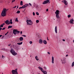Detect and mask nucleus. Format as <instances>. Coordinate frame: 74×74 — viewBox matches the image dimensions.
<instances>
[{"mask_svg":"<svg viewBox=\"0 0 74 74\" xmlns=\"http://www.w3.org/2000/svg\"><path fill=\"white\" fill-rule=\"evenodd\" d=\"M7 10L6 8H4L3 9L1 14V15L2 16H5L6 15V12H7Z\"/></svg>","mask_w":74,"mask_h":74,"instance_id":"f257e3e1","label":"nucleus"},{"mask_svg":"<svg viewBox=\"0 0 74 74\" xmlns=\"http://www.w3.org/2000/svg\"><path fill=\"white\" fill-rule=\"evenodd\" d=\"M10 52H11L12 54L13 55H14V56H15L17 55V53L15 51H14V49L12 48L11 49Z\"/></svg>","mask_w":74,"mask_h":74,"instance_id":"f03ea898","label":"nucleus"},{"mask_svg":"<svg viewBox=\"0 0 74 74\" xmlns=\"http://www.w3.org/2000/svg\"><path fill=\"white\" fill-rule=\"evenodd\" d=\"M55 14H56V18H57V19H59L60 18V17L59 16V14H60L59 13V11L58 10H57L55 12Z\"/></svg>","mask_w":74,"mask_h":74,"instance_id":"7ed1b4c3","label":"nucleus"},{"mask_svg":"<svg viewBox=\"0 0 74 74\" xmlns=\"http://www.w3.org/2000/svg\"><path fill=\"white\" fill-rule=\"evenodd\" d=\"M26 22L27 23V25H32L33 24V22L30 20H27Z\"/></svg>","mask_w":74,"mask_h":74,"instance_id":"20e7f679","label":"nucleus"},{"mask_svg":"<svg viewBox=\"0 0 74 74\" xmlns=\"http://www.w3.org/2000/svg\"><path fill=\"white\" fill-rule=\"evenodd\" d=\"M20 33V31H17L16 29H14L13 30V33L15 35H16V34H19Z\"/></svg>","mask_w":74,"mask_h":74,"instance_id":"39448f33","label":"nucleus"},{"mask_svg":"<svg viewBox=\"0 0 74 74\" xmlns=\"http://www.w3.org/2000/svg\"><path fill=\"white\" fill-rule=\"evenodd\" d=\"M17 69H16L15 70H12V74H18V73L17 71Z\"/></svg>","mask_w":74,"mask_h":74,"instance_id":"423d86ee","label":"nucleus"},{"mask_svg":"<svg viewBox=\"0 0 74 74\" xmlns=\"http://www.w3.org/2000/svg\"><path fill=\"white\" fill-rule=\"evenodd\" d=\"M62 64H65L66 63V58H63V60L61 59Z\"/></svg>","mask_w":74,"mask_h":74,"instance_id":"0eeeda50","label":"nucleus"},{"mask_svg":"<svg viewBox=\"0 0 74 74\" xmlns=\"http://www.w3.org/2000/svg\"><path fill=\"white\" fill-rule=\"evenodd\" d=\"M14 48L16 50V51H18V49H19V47L18 46V45L17 44H16L14 46Z\"/></svg>","mask_w":74,"mask_h":74,"instance_id":"6e6552de","label":"nucleus"},{"mask_svg":"<svg viewBox=\"0 0 74 74\" xmlns=\"http://www.w3.org/2000/svg\"><path fill=\"white\" fill-rule=\"evenodd\" d=\"M49 0H46L43 2L42 4H47V3H49Z\"/></svg>","mask_w":74,"mask_h":74,"instance_id":"1a4fd4ad","label":"nucleus"},{"mask_svg":"<svg viewBox=\"0 0 74 74\" xmlns=\"http://www.w3.org/2000/svg\"><path fill=\"white\" fill-rule=\"evenodd\" d=\"M39 43L40 44H42V43H43V41H42V39H39Z\"/></svg>","mask_w":74,"mask_h":74,"instance_id":"9d476101","label":"nucleus"},{"mask_svg":"<svg viewBox=\"0 0 74 74\" xmlns=\"http://www.w3.org/2000/svg\"><path fill=\"white\" fill-rule=\"evenodd\" d=\"M73 22H74V19H73V18H72V19L70 20L69 23H71L72 24H74Z\"/></svg>","mask_w":74,"mask_h":74,"instance_id":"9b49d317","label":"nucleus"},{"mask_svg":"<svg viewBox=\"0 0 74 74\" xmlns=\"http://www.w3.org/2000/svg\"><path fill=\"white\" fill-rule=\"evenodd\" d=\"M55 31L56 33V34H57V33H58L57 30V26H56L55 27Z\"/></svg>","mask_w":74,"mask_h":74,"instance_id":"f8f14e48","label":"nucleus"},{"mask_svg":"<svg viewBox=\"0 0 74 74\" xmlns=\"http://www.w3.org/2000/svg\"><path fill=\"white\" fill-rule=\"evenodd\" d=\"M64 3L65 4V5H67L68 4V3L67 2V1L66 0H64Z\"/></svg>","mask_w":74,"mask_h":74,"instance_id":"ddd939ff","label":"nucleus"},{"mask_svg":"<svg viewBox=\"0 0 74 74\" xmlns=\"http://www.w3.org/2000/svg\"><path fill=\"white\" fill-rule=\"evenodd\" d=\"M37 36L38 39H41V37L39 34H38V35H37Z\"/></svg>","mask_w":74,"mask_h":74,"instance_id":"4468645a","label":"nucleus"},{"mask_svg":"<svg viewBox=\"0 0 74 74\" xmlns=\"http://www.w3.org/2000/svg\"><path fill=\"white\" fill-rule=\"evenodd\" d=\"M52 63L53 64L54 63V57L53 56L52 57Z\"/></svg>","mask_w":74,"mask_h":74,"instance_id":"2eb2a0df","label":"nucleus"},{"mask_svg":"<svg viewBox=\"0 0 74 74\" xmlns=\"http://www.w3.org/2000/svg\"><path fill=\"white\" fill-rule=\"evenodd\" d=\"M43 42L44 44H47V42L46 40H43Z\"/></svg>","mask_w":74,"mask_h":74,"instance_id":"dca6fc26","label":"nucleus"},{"mask_svg":"<svg viewBox=\"0 0 74 74\" xmlns=\"http://www.w3.org/2000/svg\"><path fill=\"white\" fill-rule=\"evenodd\" d=\"M8 22H9V21L8 20H6L5 21V23H6L7 25H8Z\"/></svg>","mask_w":74,"mask_h":74,"instance_id":"f3484780","label":"nucleus"},{"mask_svg":"<svg viewBox=\"0 0 74 74\" xmlns=\"http://www.w3.org/2000/svg\"><path fill=\"white\" fill-rule=\"evenodd\" d=\"M19 40L20 41H23V38L22 37H20L19 38Z\"/></svg>","mask_w":74,"mask_h":74,"instance_id":"a211bd4d","label":"nucleus"},{"mask_svg":"<svg viewBox=\"0 0 74 74\" xmlns=\"http://www.w3.org/2000/svg\"><path fill=\"white\" fill-rule=\"evenodd\" d=\"M35 58L36 60H37V61H38V60H39V59H38V57H37V56H36L35 57Z\"/></svg>","mask_w":74,"mask_h":74,"instance_id":"6ab92c4d","label":"nucleus"},{"mask_svg":"<svg viewBox=\"0 0 74 74\" xmlns=\"http://www.w3.org/2000/svg\"><path fill=\"white\" fill-rule=\"evenodd\" d=\"M42 73L44 74H47V72L46 71H44Z\"/></svg>","mask_w":74,"mask_h":74,"instance_id":"aec40b11","label":"nucleus"},{"mask_svg":"<svg viewBox=\"0 0 74 74\" xmlns=\"http://www.w3.org/2000/svg\"><path fill=\"white\" fill-rule=\"evenodd\" d=\"M22 43H23L22 42L20 43H17V44H18V45H22Z\"/></svg>","mask_w":74,"mask_h":74,"instance_id":"412c9836","label":"nucleus"},{"mask_svg":"<svg viewBox=\"0 0 74 74\" xmlns=\"http://www.w3.org/2000/svg\"><path fill=\"white\" fill-rule=\"evenodd\" d=\"M12 26L10 25L9 26H8V29H10V28H12Z\"/></svg>","mask_w":74,"mask_h":74,"instance_id":"4be33fe9","label":"nucleus"},{"mask_svg":"<svg viewBox=\"0 0 74 74\" xmlns=\"http://www.w3.org/2000/svg\"><path fill=\"white\" fill-rule=\"evenodd\" d=\"M20 4L21 5H23V2L22 1H21Z\"/></svg>","mask_w":74,"mask_h":74,"instance_id":"5701e85b","label":"nucleus"},{"mask_svg":"<svg viewBox=\"0 0 74 74\" xmlns=\"http://www.w3.org/2000/svg\"><path fill=\"white\" fill-rule=\"evenodd\" d=\"M29 5V4H27L25 5H24V6H25V7L26 8V7H27Z\"/></svg>","mask_w":74,"mask_h":74,"instance_id":"b1692460","label":"nucleus"},{"mask_svg":"<svg viewBox=\"0 0 74 74\" xmlns=\"http://www.w3.org/2000/svg\"><path fill=\"white\" fill-rule=\"evenodd\" d=\"M74 66V62H73L72 64V67H73Z\"/></svg>","mask_w":74,"mask_h":74,"instance_id":"393cba45","label":"nucleus"},{"mask_svg":"<svg viewBox=\"0 0 74 74\" xmlns=\"http://www.w3.org/2000/svg\"><path fill=\"white\" fill-rule=\"evenodd\" d=\"M15 22H19V21H18V18H16V19L15 20Z\"/></svg>","mask_w":74,"mask_h":74,"instance_id":"a878e982","label":"nucleus"},{"mask_svg":"<svg viewBox=\"0 0 74 74\" xmlns=\"http://www.w3.org/2000/svg\"><path fill=\"white\" fill-rule=\"evenodd\" d=\"M20 11L19 10H18L17 12H16V13L17 14H19V13H20Z\"/></svg>","mask_w":74,"mask_h":74,"instance_id":"bb28decb","label":"nucleus"},{"mask_svg":"<svg viewBox=\"0 0 74 74\" xmlns=\"http://www.w3.org/2000/svg\"><path fill=\"white\" fill-rule=\"evenodd\" d=\"M1 49L3 50V51H7V49H5V48L2 49Z\"/></svg>","mask_w":74,"mask_h":74,"instance_id":"cd10ccee","label":"nucleus"},{"mask_svg":"<svg viewBox=\"0 0 74 74\" xmlns=\"http://www.w3.org/2000/svg\"><path fill=\"white\" fill-rule=\"evenodd\" d=\"M5 56H3V55H2V58L3 59H4V58H5Z\"/></svg>","mask_w":74,"mask_h":74,"instance_id":"c85d7f7f","label":"nucleus"},{"mask_svg":"<svg viewBox=\"0 0 74 74\" xmlns=\"http://www.w3.org/2000/svg\"><path fill=\"white\" fill-rule=\"evenodd\" d=\"M68 17L69 18H70L71 17V14H69V15H68Z\"/></svg>","mask_w":74,"mask_h":74,"instance_id":"c756f323","label":"nucleus"},{"mask_svg":"<svg viewBox=\"0 0 74 74\" xmlns=\"http://www.w3.org/2000/svg\"><path fill=\"white\" fill-rule=\"evenodd\" d=\"M38 68L39 69H40V70H41L42 69V67H40V66H39L38 67Z\"/></svg>","mask_w":74,"mask_h":74,"instance_id":"7c9ffc66","label":"nucleus"},{"mask_svg":"<svg viewBox=\"0 0 74 74\" xmlns=\"http://www.w3.org/2000/svg\"><path fill=\"white\" fill-rule=\"evenodd\" d=\"M36 15H39V13H38V12H36Z\"/></svg>","mask_w":74,"mask_h":74,"instance_id":"2f4dec72","label":"nucleus"},{"mask_svg":"<svg viewBox=\"0 0 74 74\" xmlns=\"http://www.w3.org/2000/svg\"><path fill=\"white\" fill-rule=\"evenodd\" d=\"M41 71L42 72V73L44 71V70L42 68V69L41 70Z\"/></svg>","mask_w":74,"mask_h":74,"instance_id":"473e14b6","label":"nucleus"},{"mask_svg":"<svg viewBox=\"0 0 74 74\" xmlns=\"http://www.w3.org/2000/svg\"><path fill=\"white\" fill-rule=\"evenodd\" d=\"M44 69L45 70H46L47 69V67H46L45 66L44 67Z\"/></svg>","mask_w":74,"mask_h":74,"instance_id":"72a5a7b5","label":"nucleus"},{"mask_svg":"<svg viewBox=\"0 0 74 74\" xmlns=\"http://www.w3.org/2000/svg\"><path fill=\"white\" fill-rule=\"evenodd\" d=\"M10 24L11 25H12V23H11V22H8V25H10Z\"/></svg>","mask_w":74,"mask_h":74,"instance_id":"f704fd0d","label":"nucleus"},{"mask_svg":"<svg viewBox=\"0 0 74 74\" xmlns=\"http://www.w3.org/2000/svg\"><path fill=\"white\" fill-rule=\"evenodd\" d=\"M36 23H38V22H39V20H36Z\"/></svg>","mask_w":74,"mask_h":74,"instance_id":"c9c22d12","label":"nucleus"},{"mask_svg":"<svg viewBox=\"0 0 74 74\" xmlns=\"http://www.w3.org/2000/svg\"><path fill=\"white\" fill-rule=\"evenodd\" d=\"M0 27H3V24H1L0 26Z\"/></svg>","mask_w":74,"mask_h":74,"instance_id":"e433bc0d","label":"nucleus"},{"mask_svg":"<svg viewBox=\"0 0 74 74\" xmlns=\"http://www.w3.org/2000/svg\"><path fill=\"white\" fill-rule=\"evenodd\" d=\"M22 8H25V5H24L23 6H22Z\"/></svg>","mask_w":74,"mask_h":74,"instance_id":"4c0bfd02","label":"nucleus"},{"mask_svg":"<svg viewBox=\"0 0 74 74\" xmlns=\"http://www.w3.org/2000/svg\"><path fill=\"white\" fill-rule=\"evenodd\" d=\"M29 42L30 44H32L33 42L32 41H29Z\"/></svg>","mask_w":74,"mask_h":74,"instance_id":"58836bf2","label":"nucleus"},{"mask_svg":"<svg viewBox=\"0 0 74 74\" xmlns=\"http://www.w3.org/2000/svg\"><path fill=\"white\" fill-rule=\"evenodd\" d=\"M33 14L34 16V15H35V13H34V12H33Z\"/></svg>","mask_w":74,"mask_h":74,"instance_id":"ea45409f","label":"nucleus"},{"mask_svg":"<svg viewBox=\"0 0 74 74\" xmlns=\"http://www.w3.org/2000/svg\"><path fill=\"white\" fill-rule=\"evenodd\" d=\"M5 27H4L2 28V30H5Z\"/></svg>","mask_w":74,"mask_h":74,"instance_id":"a19ab883","label":"nucleus"},{"mask_svg":"<svg viewBox=\"0 0 74 74\" xmlns=\"http://www.w3.org/2000/svg\"><path fill=\"white\" fill-rule=\"evenodd\" d=\"M33 4V5L34 6V7H35L36 5L35 4V3H34Z\"/></svg>","mask_w":74,"mask_h":74,"instance_id":"79ce46f5","label":"nucleus"},{"mask_svg":"<svg viewBox=\"0 0 74 74\" xmlns=\"http://www.w3.org/2000/svg\"><path fill=\"white\" fill-rule=\"evenodd\" d=\"M10 22L11 23H12V19H10Z\"/></svg>","mask_w":74,"mask_h":74,"instance_id":"37998d69","label":"nucleus"},{"mask_svg":"<svg viewBox=\"0 0 74 74\" xmlns=\"http://www.w3.org/2000/svg\"><path fill=\"white\" fill-rule=\"evenodd\" d=\"M29 5H30V6H32V4L31 3H29Z\"/></svg>","mask_w":74,"mask_h":74,"instance_id":"c03bdc74","label":"nucleus"},{"mask_svg":"<svg viewBox=\"0 0 74 74\" xmlns=\"http://www.w3.org/2000/svg\"><path fill=\"white\" fill-rule=\"evenodd\" d=\"M15 1V0H12V3H13V2H14V1Z\"/></svg>","mask_w":74,"mask_h":74,"instance_id":"a18cd8bd","label":"nucleus"},{"mask_svg":"<svg viewBox=\"0 0 74 74\" xmlns=\"http://www.w3.org/2000/svg\"><path fill=\"white\" fill-rule=\"evenodd\" d=\"M8 32H7L5 34V35L6 36V35H7V34H8Z\"/></svg>","mask_w":74,"mask_h":74,"instance_id":"49530a36","label":"nucleus"},{"mask_svg":"<svg viewBox=\"0 0 74 74\" xmlns=\"http://www.w3.org/2000/svg\"><path fill=\"white\" fill-rule=\"evenodd\" d=\"M4 36H2V37H1V39H3V38H4Z\"/></svg>","mask_w":74,"mask_h":74,"instance_id":"de8ad7c7","label":"nucleus"},{"mask_svg":"<svg viewBox=\"0 0 74 74\" xmlns=\"http://www.w3.org/2000/svg\"><path fill=\"white\" fill-rule=\"evenodd\" d=\"M23 36V37H26V35H22Z\"/></svg>","mask_w":74,"mask_h":74,"instance_id":"09e8293b","label":"nucleus"},{"mask_svg":"<svg viewBox=\"0 0 74 74\" xmlns=\"http://www.w3.org/2000/svg\"><path fill=\"white\" fill-rule=\"evenodd\" d=\"M21 8H23L22 7H20V8H19V9H21Z\"/></svg>","mask_w":74,"mask_h":74,"instance_id":"8fccbe9b","label":"nucleus"},{"mask_svg":"<svg viewBox=\"0 0 74 74\" xmlns=\"http://www.w3.org/2000/svg\"><path fill=\"white\" fill-rule=\"evenodd\" d=\"M20 34H22V31H21L20 32Z\"/></svg>","mask_w":74,"mask_h":74,"instance_id":"3c124183","label":"nucleus"},{"mask_svg":"<svg viewBox=\"0 0 74 74\" xmlns=\"http://www.w3.org/2000/svg\"><path fill=\"white\" fill-rule=\"evenodd\" d=\"M16 6H15V7H13V8H16Z\"/></svg>","mask_w":74,"mask_h":74,"instance_id":"603ef678","label":"nucleus"},{"mask_svg":"<svg viewBox=\"0 0 74 74\" xmlns=\"http://www.w3.org/2000/svg\"><path fill=\"white\" fill-rule=\"evenodd\" d=\"M11 44H9V45H8V46H9V47H10V46H11Z\"/></svg>","mask_w":74,"mask_h":74,"instance_id":"864d4df0","label":"nucleus"},{"mask_svg":"<svg viewBox=\"0 0 74 74\" xmlns=\"http://www.w3.org/2000/svg\"><path fill=\"white\" fill-rule=\"evenodd\" d=\"M47 53L48 54H49V55H50V53H49V52H48Z\"/></svg>","mask_w":74,"mask_h":74,"instance_id":"5fc2aeb1","label":"nucleus"},{"mask_svg":"<svg viewBox=\"0 0 74 74\" xmlns=\"http://www.w3.org/2000/svg\"><path fill=\"white\" fill-rule=\"evenodd\" d=\"M46 11H48V9H46Z\"/></svg>","mask_w":74,"mask_h":74,"instance_id":"6e6d98bb","label":"nucleus"},{"mask_svg":"<svg viewBox=\"0 0 74 74\" xmlns=\"http://www.w3.org/2000/svg\"><path fill=\"white\" fill-rule=\"evenodd\" d=\"M71 3H72V4H73V3H74V1H71Z\"/></svg>","mask_w":74,"mask_h":74,"instance_id":"4d7b16f0","label":"nucleus"},{"mask_svg":"<svg viewBox=\"0 0 74 74\" xmlns=\"http://www.w3.org/2000/svg\"><path fill=\"white\" fill-rule=\"evenodd\" d=\"M3 36V35H0V38L1 37H2Z\"/></svg>","mask_w":74,"mask_h":74,"instance_id":"13d9d810","label":"nucleus"},{"mask_svg":"<svg viewBox=\"0 0 74 74\" xmlns=\"http://www.w3.org/2000/svg\"><path fill=\"white\" fill-rule=\"evenodd\" d=\"M62 40L63 41H65V40L64 39H62Z\"/></svg>","mask_w":74,"mask_h":74,"instance_id":"bf43d9fd","label":"nucleus"},{"mask_svg":"<svg viewBox=\"0 0 74 74\" xmlns=\"http://www.w3.org/2000/svg\"><path fill=\"white\" fill-rule=\"evenodd\" d=\"M0 29H1V30H2V28H1V27H0Z\"/></svg>","mask_w":74,"mask_h":74,"instance_id":"052dcab7","label":"nucleus"},{"mask_svg":"<svg viewBox=\"0 0 74 74\" xmlns=\"http://www.w3.org/2000/svg\"><path fill=\"white\" fill-rule=\"evenodd\" d=\"M2 25H3H3H5V24L4 23H3V24H2Z\"/></svg>","mask_w":74,"mask_h":74,"instance_id":"680f3d73","label":"nucleus"},{"mask_svg":"<svg viewBox=\"0 0 74 74\" xmlns=\"http://www.w3.org/2000/svg\"><path fill=\"white\" fill-rule=\"evenodd\" d=\"M17 8H18V5H17V7L16 8V9H17Z\"/></svg>","mask_w":74,"mask_h":74,"instance_id":"e2e57ef3","label":"nucleus"},{"mask_svg":"<svg viewBox=\"0 0 74 74\" xmlns=\"http://www.w3.org/2000/svg\"><path fill=\"white\" fill-rule=\"evenodd\" d=\"M47 40H48V41H49V39H48V38H47Z\"/></svg>","mask_w":74,"mask_h":74,"instance_id":"0e129e2a","label":"nucleus"},{"mask_svg":"<svg viewBox=\"0 0 74 74\" xmlns=\"http://www.w3.org/2000/svg\"><path fill=\"white\" fill-rule=\"evenodd\" d=\"M68 56V55L67 54L66 55V56Z\"/></svg>","mask_w":74,"mask_h":74,"instance_id":"69168bd1","label":"nucleus"},{"mask_svg":"<svg viewBox=\"0 0 74 74\" xmlns=\"http://www.w3.org/2000/svg\"><path fill=\"white\" fill-rule=\"evenodd\" d=\"M25 10H26V8H25L24 11H25Z\"/></svg>","mask_w":74,"mask_h":74,"instance_id":"338daca9","label":"nucleus"},{"mask_svg":"<svg viewBox=\"0 0 74 74\" xmlns=\"http://www.w3.org/2000/svg\"><path fill=\"white\" fill-rule=\"evenodd\" d=\"M73 42H74V40L73 41Z\"/></svg>","mask_w":74,"mask_h":74,"instance_id":"774afa93","label":"nucleus"}]
</instances>
